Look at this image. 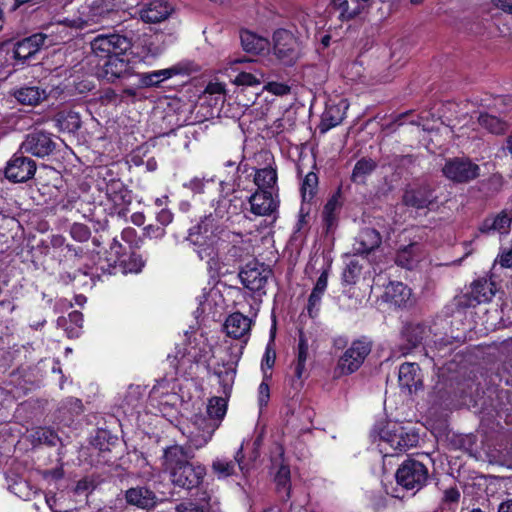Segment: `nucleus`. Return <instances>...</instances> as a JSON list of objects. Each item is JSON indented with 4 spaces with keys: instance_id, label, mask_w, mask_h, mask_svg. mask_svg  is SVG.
<instances>
[{
    "instance_id": "nucleus-56",
    "label": "nucleus",
    "mask_w": 512,
    "mask_h": 512,
    "mask_svg": "<svg viewBox=\"0 0 512 512\" xmlns=\"http://www.w3.org/2000/svg\"><path fill=\"white\" fill-rule=\"evenodd\" d=\"M177 512H206L203 506H199L193 502H184L176 506Z\"/></svg>"
},
{
    "instance_id": "nucleus-32",
    "label": "nucleus",
    "mask_w": 512,
    "mask_h": 512,
    "mask_svg": "<svg viewBox=\"0 0 512 512\" xmlns=\"http://www.w3.org/2000/svg\"><path fill=\"white\" fill-rule=\"evenodd\" d=\"M309 355V344L305 335L300 332L297 347V356L295 360L294 374L297 379H302L306 371V362Z\"/></svg>"
},
{
    "instance_id": "nucleus-47",
    "label": "nucleus",
    "mask_w": 512,
    "mask_h": 512,
    "mask_svg": "<svg viewBox=\"0 0 512 512\" xmlns=\"http://www.w3.org/2000/svg\"><path fill=\"white\" fill-rule=\"evenodd\" d=\"M71 237L78 242H85L90 238V229L81 223H74L70 228Z\"/></svg>"
},
{
    "instance_id": "nucleus-49",
    "label": "nucleus",
    "mask_w": 512,
    "mask_h": 512,
    "mask_svg": "<svg viewBox=\"0 0 512 512\" xmlns=\"http://www.w3.org/2000/svg\"><path fill=\"white\" fill-rule=\"evenodd\" d=\"M276 359L275 351L268 345L262 358L261 368L263 371L264 380L270 378V374L267 373V369H271L274 366Z\"/></svg>"
},
{
    "instance_id": "nucleus-5",
    "label": "nucleus",
    "mask_w": 512,
    "mask_h": 512,
    "mask_svg": "<svg viewBox=\"0 0 512 512\" xmlns=\"http://www.w3.org/2000/svg\"><path fill=\"white\" fill-rule=\"evenodd\" d=\"M419 437L397 422H387L379 429L374 441L383 457L396 456L417 445Z\"/></svg>"
},
{
    "instance_id": "nucleus-37",
    "label": "nucleus",
    "mask_w": 512,
    "mask_h": 512,
    "mask_svg": "<svg viewBox=\"0 0 512 512\" xmlns=\"http://www.w3.org/2000/svg\"><path fill=\"white\" fill-rule=\"evenodd\" d=\"M424 326L420 324H408L402 331V337L407 341V350L416 347L423 339Z\"/></svg>"
},
{
    "instance_id": "nucleus-36",
    "label": "nucleus",
    "mask_w": 512,
    "mask_h": 512,
    "mask_svg": "<svg viewBox=\"0 0 512 512\" xmlns=\"http://www.w3.org/2000/svg\"><path fill=\"white\" fill-rule=\"evenodd\" d=\"M419 246L412 243L398 251L396 263L404 268L412 269L419 261Z\"/></svg>"
},
{
    "instance_id": "nucleus-61",
    "label": "nucleus",
    "mask_w": 512,
    "mask_h": 512,
    "mask_svg": "<svg viewBox=\"0 0 512 512\" xmlns=\"http://www.w3.org/2000/svg\"><path fill=\"white\" fill-rule=\"evenodd\" d=\"M460 498V492L457 488H449L444 492V501L447 503H456Z\"/></svg>"
},
{
    "instance_id": "nucleus-45",
    "label": "nucleus",
    "mask_w": 512,
    "mask_h": 512,
    "mask_svg": "<svg viewBox=\"0 0 512 512\" xmlns=\"http://www.w3.org/2000/svg\"><path fill=\"white\" fill-rule=\"evenodd\" d=\"M163 34H156L152 36L149 41L146 43L147 53L152 57H156L160 55L163 50Z\"/></svg>"
},
{
    "instance_id": "nucleus-46",
    "label": "nucleus",
    "mask_w": 512,
    "mask_h": 512,
    "mask_svg": "<svg viewBox=\"0 0 512 512\" xmlns=\"http://www.w3.org/2000/svg\"><path fill=\"white\" fill-rule=\"evenodd\" d=\"M58 121L61 127L68 131H75L80 128V117L75 112H68L65 117L61 116Z\"/></svg>"
},
{
    "instance_id": "nucleus-52",
    "label": "nucleus",
    "mask_w": 512,
    "mask_h": 512,
    "mask_svg": "<svg viewBox=\"0 0 512 512\" xmlns=\"http://www.w3.org/2000/svg\"><path fill=\"white\" fill-rule=\"evenodd\" d=\"M264 89L277 96H283L290 92V87L280 82H269L265 85Z\"/></svg>"
},
{
    "instance_id": "nucleus-13",
    "label": "nucleus",
    "mask_w": 512,
    "mask_h": 512,
    "mask_svg": "<svg viewBox=\"0 0 512 512\" xmlns=\"http://www.w3.org/2000/svg\"><path fill=\"white\" fill-rule=\"evenodd\" d=\"M36 171L35 162L22 155H14L8 162L5 175L13 182H24L33 177Z\"/></svg>"
},
{
    "instance_id": "nucleus-59",
    "label": "nucleus",
    "mask_w": 512,
    "mask_h": 512,
    "mask_svg": "<svg viewBox=\"0 0 512 512\" xmlns=\"http://www.w3.org/2000/svg\"><path fill=\"white\" fill-rule=\"evenodd\" d=\"M334 111V108H329L326 113L324 114L323 121L327 122V128L335 127L336 125L340 124L343 117L338 116L334 117L332 116V112Z\"/></svg>"
},
{
    "instance_id": "nucleus-11",
    "label": "nucleus",
    "mask_w": 512,
    "mask_h": 512,
    "mask_svg": "<svg viewBox=\"0 0 512 512\" xmlns=\"http://www.w3.org/2000/svg\"><path fill=\"white\" fill-rule=\"evenodd\" d=\"M273 50L279 60L292 64L297 58V41L293 34L285 29H278L273 35Z\"/></svg>"
},
{
    "instance_id": "nucleus-1",
    "label": "nucleus",
    "mask_w": 512,
    "mask_h": 512,
    "mask_svg": "<svg viewBox=\"0 0 512 512\" xmlns=\"http://www.w3.org/2000/svg\"><path fill=\"white\" fill-rule=\"evenodd\" d=\"M231 357L222 359L214 368V375L221 386V395L209 399L207 416L195 414L180 427V431L188 439L191 447L199 449L204 447L212 438L227 411V402L230 397L236 376V367L242 354L243 345L231 347Z\"/></svg>"
},
{
    "instance_id": "nucleus-62",
    "label": "nucleus",
    "mask_w": 512,
    "mask_h": 512,
    "mask_svg": "<svg viewBox=\"0 0 512 512\" xmlns=\"http://www.w3.org/2000/svg\"><path fill=\"white\" fill-rule=\"evenodd\" d=\"M494 5L502 11L512 14V0H492Z\"/></svg>"
},
{
    "instance_id": "nucleus-7",
    "label": "nucleus",
    "mask_w": 512,
    "mask_h": 512,
    "mask_svg": "<svg viewBox=\"0 0 512 512\" xmlns=\"http://www.w3.org/2000/svg\"><path fill=\"white\" fill-rule=\"evenodd\" d=\"M396 480L403 488L418 491L426 485L428 469L418 460L407 459L397 469Z\"/></svg>"
},
{
    "instance_id": "nucleus-42",
    "label": "nucleus",
    "mask_w": 512,
    "mask_h": 512,
    "mask_svg": "<svg viewBox=\"0 0 512 512\" xmlns=\"http://www.w3.org/2000/svg\"><path fill=\"white\" fill-rule=\"evenodd\" d=\"M220 297V292L217 289H203L202 294L197 297L199 307L202 313L206 312L211 308L212 302H215Z\"/></svg>"
},
{
    "instance_id": "nucleus-3",
    "label": "nucleus",
    "mask_w": 512,
    "mask_h": 512,
    "mask_svg": "<svg viewBox=\"0 0 512 512\" xmlns=\"http://www.w3.org/2000/svg\"><path fill=\"white\" fill-rule=\"evenodd\" d=\"M92 53L103 60L97 70L99 78L114 82L134 74V63L131 59L132 43L129 38L120 34H101L90 43Z\"/></svg>"
},
{
    "instance_id": "nucleus-14",
    "label": "nucleus",
    "mask_w": 512,
    "mask_h": 512,
    "mask_svg": "<svg viewBox=\"0 0 512 512\" xmlns=\"http://www.w3.org/2000/svg\"><path fill=\"white\" fill-rule=\"evenodd\" d=\"M437 199L438 196L429 185L409 189L403 196L405 205L418 210L432 207L437 202Z\"/></svg>"
},
{
    "instance_id": "nucleus-41",
    "label": "nucleus",
    "mask_w": 512,
    "mask_h": 512,
    "mask_svg": "<svg viewBox=\"0 0 512 512\" xmlns=\"http://www.w3.org/2000/svg\"><path fill=\"white\" fill-rule=\"evenodd\" d=\"M211 186H215V178L213 176L194 177L184 184L185 188H188L195 194L205 193Z\"/></svg>"
},
{
    "instance_id": "nucleus-44",
    "label": "nucleus",
    "mask_w": 512,
    "mask_h": 512,
    "mask_svg": "<svg viewBox=\"0 0 512 512\" xmlns=\"http://www.w3.org/2000/svg\"><path fill=\"white\" fill-rule=\"evenodd\" d=\"M262 78L263 73L261 72H241L236 76L234 83L242 86H256L261 83Z\"/></svg>"
},
{
    "instance_id": "nucleus-22",
    "label": "nucleus",
    "mask_w": 512,
    "mask_h": 512,
    "mask_svg": "<svg viewBox=\"0 0 512 512\" xmlns=\"http://www.w3.org/2000/svg\"><path fill=\"white\" fill-rule=\"evenodd\" d=\"M411 296V289L402 282H390L385 287L383 298L395 306L405 307L412 303Z\"/></svg>"
},
{
    "instance_id": "nucleus-43",
    "label": "nucleus",
    "mask_w": 512,
    "mask_h": 512,
    "mask_svg": "<svg viewBox=\"0 0 512 512\" xmlns=\"http://www.w3.org/2000/svg\"><path fill=\"white\" fill-rule=\"evenodd\" d=\"M317 185H318L317 175L313 172H309L305 176V178L302 182V186H301L302 197L305 201L312 199V197L315 193V190L317 188Z\"/></svg>"
},
{
    "instance_id": "nucleus-51",
    "label": "nucleus",
    "mask_w": 512,
    "mask_h": 512,
    "mask_svg": "<svg viewBox=\"0 0 512 512\" xmlns=\"http://www.w3.org/2000/svg\"><path fill=\"white\" fill-rule=\"evenodd\" d=\"M289 480H290V471L286 466H281L276 474L275 481L277 486L280 488L287 490V497H289Z\"/></svg>"
},
{
    "instance_id": "nucleus-25",
    "label": "nucleus",
    "mask_w": 512,
    "mask_h": 512,
    "mask_svg": "<svg viewBox=\"0 0 512 512\" xmlns=\"http://www.w3.org/2000/svg\"><path fill=\"white\" fill-rule=\"evenodd\" d=\"M152 401H157L161 412L165 413L168 408H176L180 404V397L173 392H168L164 381L155 385L151 391Z\"/></svg>"
},
{
    "instance_id": "nucleus-21",
    "label": "nucleus",
    "mask_w": 512,
    "mask_h": 512,
    "mask_svg": "<svg viewBox=\"0 0 512 512\" xmlns=\"http://www.w3.org/2000/svg\"><path fill=\"white\" fill-rule=\"evenodd\" d=\"M224 328L228 336L235 339L245 338L244 342H246L251 328V320L241 313H233L226 319Z\"/></svg>"
},
{
    "instance_id": "nucleus-33",
    "label": "nucleus",
    "mask_w": 512,
    "mask_h": 512,
    "mask_svg": "<svg viewBox=\"0 0 512 512\" xmlns=\"http://www.w3.org/2000/svg\"><path fill=\"white\" fill-rule=\"evenodd\" d=\"M277 182L276 169L269 166L256 171L254 176V183L258 187L257 191L268 190L271 191Z\"/></svg>"
},
{
    "instance_id": "nucleus-17",
    "label": "nucleus",
    "mask_w": 512,
    "mask_h": 512,
    "mask_svg": "<svg viewBox=\"0 0 512 512\" xmlns=\"http://www.w3.org/2000/svg\"><path fill=\"white\" fill-rule=\"evenodd\" d=\"M251 212L257 216H266L273 213L277 208V200L272 191H256L249 197Z\"/></svg>"
},
{
    "instance_id": "nucleus-19",
    "label": "nucleus",
    "mask_w": 512,
    "mask_h": 512,
    "mask_svg": "<svg viewBox=\"0 0 512 512\" xmlns=\"http://www.w3.org/2000/svg\"><path fill=\"white\" fill-rule=\"evenodd\" d=\"M244 441L237 450L234 460L227 459H216L213 461L212 469L217 474L218 478H226L235 474L236 466L244 472L246 470V464L244 463L243 455Z\"/></svg>"
},
{
    "instance_id": "nucleus-48",
    "label": "nucleus",
    "mask_w": 512,
    "mask_h": 512,
    "mask_svg": "<svg viewBox=\"0 0 512 512\" xmlns=\"http://www.w3.org/2000/svg\"><path fill=\"white\" fill-rule=\"evenodd\" d=\"M202 358V350L196 349L191 343L185 348V353L181 355L179 364L196 363Z\"/></svg>"
},
{
    "instance_id": "nucleus-10",
    "label": "nucleus",
    "mask_w": 512,
    "mask_h": 512,
    "mask_svg": "<svg viewBox=\"0 0 512 512\" xmlns=\"http://www.w3.org/2000/svg\"><path fill=\"white\" fill-rule=\"evenodd\" d=\"M103 184L104 186L101 183L99 184V190L104 191L107 201L113 205L114 209L118 213L126 210L132 198L124 183L119 179L111 178Z\"/></svg>"
},
{
    "instance_id": "nucleus-63",
    "label": "nucleus",
    "mask_w": 512,
    "mask_h": 512,
    "mask_svg": "<svg viewBox=\"0 0 512 512\" xmlns=\"http://www.w3.org/2000/svg\"><path fill=\"white\" fill-rule=\"evenodd\" d=\"M92 487V482L88 480L87 478L81 479L77 482L75 487L76 493H83L86 491H89Z\"/></svg>"
},
{
    "instance_id": "nucleus-53",
    "label": "nucleus",
    "mask_w": 512,
    "mask_h": 512,
    "mask_svg": "<svg viewBox=\"0 0 512 512\" xmlns=\"http://www.w3.org/2000/svg\"><path fill=\"white\" fill-rule=\"evenodd\" d=\"M124 251L125 249L122 244L117 239H113L112 243L110 244L109 261L116 263L124 255Z\"/></svg>"
},
{
    "instance_id": "nucleus-30",
    "label": "nucleus",
    "mask_w": 512,
    "mask_h": 512,
    "mask_svg": "<svg viewBox=\"0 0 512 512\" xmlns=\"http://www.w3.org/2000/svg\"><path fill=\"white\" fill-rule=\"evenodd\" d=\"M333 8L339 11L341 20H350L363 12L365 5L362 2L353 0H331Z\"/></svg>"
},
{
    "instance_id": "nucleus-9",
    "label": "nucleus",
    "mask_w": 512,
    "mask_h": 512,
    "mask_svg": "<svg viewBox=\"0 0 512 512\" xmlns=\"http://www.w3.org/2000/svg\"><path fill=\"white\" fill-rule=\"evenodd\" d=\"M271 270L263 263L256 261L249 262L240 271L239 277L241 283L252 292H262L268 279L271 277Z\"/></svg>"
},
{
    "instance_id": "nucleus-58",
    "label": "nucleus",
    "mask_w": 512,
    "mask_h": 512,
    "mask_svg": "<svg viewBox=\"0 0 512 512\" xmlns=\"http://www.w3.org/2000/svg\"><path fill=\"white\" fill-rule=\"evenodd\" d=\"M17 489L21 493L20 497H22L24 500H30L38 493L37 489L29 488V485L26 482L18 484Z\"/></svg>"
},
{
    "instance_id": "nucleus-24",
    "label": "nucleus",
    "mask_w": 512,
    "mask_h": 512,
    "mask_svg": "<svg viewBox=\"0 0 512 512\" xmlns=\"http://www.w3.org/2000/svg\"><path fill=\"white\" fill-rule=\"evenodd\" d=\"M327 285L328 272L327 270H324L318 277L308 298L307 313L311 318H315L320 311L321 300L327 289Z\"/></svg>"
},
{
    "instance_id": "nucleus-23",
    "label": "nucleus",
    "mask_w": 512,
    "mask_h": 512,
    "mask_svg": "<svg viewBox=\"0 0 512 512\" xmlns=\"http://www.w3.org/2000/svg\"><path fill=\"white\" fill-rule=\"evenodd\" d=\"M382 242L380 233L373 228H364L358 234L353 249L357 254H368Z\"/></svg>"
},
{
    "instance_id": "nucleus-55",
    "label": "nucleus",
    "mask_w": 512,
    "mask_h": 512,
    "mask_svg": "<svg viewBox=\"0 0 512 512\" xmlns=\"http://www.w3.org/2000/svg\"><path fill=\"white\" fill-rule=\"evenodd\" d=\"M166 230L164 227L148 225L145 228V235L150 239H161L165 236Z\"/></svg>"
},
{
    "instance_id": "nucleus-2",
    "label": "nucleus",
    "mask_w": 512,
    "mask_h": 512,
    "mask_svg": "<svg viewBox=\"0 0 512 512\" xmlns=\"http://www.w3.org/2000/svg\"><path fill=\"white\" fill-rule=\"evenodd\" d=\"M230 200L221 198L217 201L214 214L205 216L200 223L189 230L188 241L194 246L200 260L205 261L209 272L221 273L228 265L225 250L229 243L223 239L224 231L217 220L229 214Z\"/></svg>"
},
{
    "instance_id": "nucleus-50",
    "label": "nucleus",
    "mask_w": 512,
    "mask_h": 512,
    "mask_svg": "<svg viewBox=\"0 0 512 512\" xmlns=\"http://www.w3.org/2000/svg\"><path fill=\"white\" fill-rule=\"evenodd\" d=\"M361 273V266L355 260H351L343 273L344 282L351 284L356 281Z\"/></svg>"
},
{
    "instance_id": "nucleus-57",
    "label": "nucleus",
    "mask_w": 512,
    "mask_h": 512,
    "mask_svg": "<svg viewBox=\"0 0 512 512\" xmlns=\"http://www.w3.org/2000/svg\"><path fill=\"white\" fill-rule=\"evenodd\" d=\"M44 479L48 481H57L63 478L64 470L62 467H57L51 470H45L42 473Z\"/></svg>"
},
{
    "instance_id": "nucleus-60",
    "label": "nucleus",
    "mask_w": 512,
    "mask_h": 512,
    "mask_svg": "<svg viewBox=\"0 0 512 512\" xmlns=\"http://www.w3.org/2000/svg\"><path fill=\"white\" fill-rule=\"evenodd\" d=\"M173 220V214L169 211V210H166V209H162L158 214H157V221L164 227V226H167L169 225Z\"/></svg>"
},
{
    "instance_id": "nucleus-8",
    "label": "nucleus",
    "mask_w": 512,
    "mask_h": 512,
    "mask_svg": "<svg viewBox=\"0 0 512 512\" xmlns=\"http://www.w3.org/2000/svg\"><path fill=\"white\" fill-rule=\"evenodd\" d=\"M443 175L452 182L466 183L476 179L480 174L479 166L469 158H450L446 160Z\"/></svg>"
},
{
    "instance_id": "nucleus-38",
    "label": "nucleus",
    "mask_w": 512,
    "mask_h": 512,
    "mask_svg": "<svg viewBox=\"0 0 512 512\" xmlns=\"http://www.w3.org/2000/svg\"><path fill=\"white\" fill-rule=\"evenodd\" d=\"M478 124L493 134H501L505 131L506 125L495 116L488 114H479L477 116Z\"/></svg>"
},
{
    "instance_id": "nucleus-35",
    "label": "nucleus",
    "mask_w": 512,
    "mask_h": 512,
    "mask_svg": "<svg viewBox=\"0 0 512 512\" xmlns=\"http://www.w3.org/2000/svg\"><path fill=\"white\" fill-rule=\"evenodd\" d=\"M493 286L487 279L477 280L472 284L471 295L478 303L488 302L495 294Z\"/></svg>"
},
{
    "instance_id": "nucleus-27",
    "label": "nucleus",
    "mask_w": 512,
    "mask_h": 512,
    "mask_svg": "<svg viewBox=\"0 0 512 512\" xmlns=\"http://www.w3.org/2000/svg\"><path fill=\"white\" fill-rule=\"evenodd\" d=\"M399 384L402 388L408 389L409 392L412 389H417L418 385L421 384L420 368L416 363H403L399 368Z\"/></svg>"
},
{
    "instance_id": "nucleus-4",
    "label": "nucleus",
    "mask_w": 512,
    "mask_h": 512,
    "mask_svg": "<svg viewBox=\"0 0 512 512\" xmlns=\"http://www.w3.org/2000/svg\"><path fill=\"white\" fill-rule=\"evenodd\" d=\"M190 458L192 455L179 445L168 447L163 455V466L172 483L185 489L199 486L206 474L205 467L190 462Z\"/></svg>"
},
{
    "instance_id": "nucleus-34",
    "label": "nucleus",
    "mask_w": 512,
    "mask_h": 512,
    "mask_svg": "<svg viewBox=\"0 0 512 512\" xmlns=\"http://www.w3.org/2000/svg\"><path fill=\"white\" fill-rule=\"evenodd\" d=\"M59 326H65V332L69 338H77L80 335L83 316L78 311H73L69 314L68 320L61 317L57 320Z\"/></svg>"
},
{
    "instance_id": "nucleus-26",
    "label": "nucleus",
    "mask_w": 512,
    "mask_h": 512,
    "mask_svg": "<svg viewBox=\"0 0 512 512\" xmlns=\"http://www.w3.org/2000/svg\"><path fill=\"white\" fill-rule=\"evenodd\" d=\"M12 95L15 99L23 104L35 106L47 98L45 89L38 86H25L14 89Z\"/></svg>"
},
{
    "instance_id": "nucleus-28",
    "label": "nucleus",
    "mask_w": 512,
    "mask_h": 512,
    "mask_svg": "<svg viewBox=\"0 0 512 512\" xmlns=\"http://www.w3.org/2000/svg\"><path fill=\"white\" fill-rule=\"evenodd\" d=\"M240 39L243 49L249 53L260 54L269 47L267 38L259 36L249 30L241 31Z\"/></svg>"
},
{
    "instance_id": "nucleus-16",
    "label": "nucleus",
    "mask_w": 512,
    "mask_h": 512,
    "mask_svg": "<svg viewBox=\"0 0 512 512\" xmlns=\"http://www.w3.org/2000/svg\"><path fill=\"white\" fill-rule=\"evenodd\" d=\"M46 39V34L36 33L18 41L14 47V57L18 60L29 59L45 45Z\"/></svg>"
},
{
    "instance_id": "nucleus-29",
    "label": "nucleus",
    "mask_w": 512,
    "mask_h": 512,
    "mask_svg": "<svg viewBox=\"0 0 512 512\" xmlns=\"http://www.w3.org/2000/svg\"><path fill=\"white\" fill-rule=\"evenodd\" d=\"M512 222V216L502 211L495 217L486 218L480 226L482 233H490L492 231L500 234L508 233Z\"/></svg>"
},
{
    "instance_id": "nucleus-12",
    "label": "nucleus",
    "mask_w": 512,
    "mask_h": 512,
    "mask_svg": "<svg viewBox=\"0 0 512 512\" xmlns=\"http://www.w3.org/2000/svg\"><path fill=\"white\" fill-rule=\"evenodd\" d=\"M55 149L51 135L42 131L29 134L21 145L23 153H29L36 157L50 155Z\"/></svg>"
},
{
    "instance_id": "nucleus-40",
    "label": "nucleus",
    "mask_w": 512,
    "mask_h": 512,
    "mask_svg": "<svg viewBox=\"0 0 512 512\" xmlns=\"http://www.w3.org/2000/svg\"><path fill=\"white\" fill-rule=\"evenodd\" d=\"M375 167L376 164L371 159H360L353 169L352 180L354 182H363L366 176L369 175Z\"/></svg>"
},
{
    "instance_id": "nucleus-18",
    "label": "nucleus",
    "mask_w": 512,
    "mask_h": 512,
    "mask_svg": "<svg viewBox=\"0 0 512 512\" xmlns=\"http://www.w3.org/2000/svg\"><path fill=\"white\" fill-rule=\"evenodd\" d=\"M125 499L128 504L141 509H151L158 501L155 492L146 486H137L128 489L125 494Z\"/></svg>"
},
{
    "instance_id": "nucleus-31",
    "label": "nucleus",
    "mask_w": 512,
    "mask_h": 512,
    "mask_svg": "<svg viewBox=\"0 0 512 512\" xmlns=\"http://www.w3.org/2000/svg\"><path fill=\"white\" fill-rule=\"evenodd\" d=\"M341 205V196L338 192L332 195L325 204L322 216L327 231H330L336 225L337 216Z\"/></svg>"
},
{
    "instance_id": "nucleus-54",
    "label": "nucleus",
    "mask_w": 512,
    "mask_h": 512,
    "mask_svg": "<svg viewBox=\"0 0 512 512\" xmlns=\"http://www.w3.org/2000/svg\"><path fill=\"white\" fill-rule=\"evenodd\" d=\"M266 381L267 380L263 379L258 388V403L260 408L266 406L270 399V388Z\"/></svg>"
},
{
    "instance_id": "nucleus-20",
    "label": "nucleus",
    "mask_w": 512,
    "mask_h": 512,
    "mask_svg": "<svg viewBox=\"0 0 512 512\" xmlns=\"http://www.w3.org/2000/svg\"><path fill=\"white\" fill-rule=\"evenodd\" d=\"M171 6L162 0H154L146 4L140 11V18L146 23L164 21L171 14Z\"/></svg>"
},
{
    "instance_id": "nucleus-64",
    "label": "nucleus",
    "mask_w": 512,
    "mask_h": 512,
    "mask_svg": "<svg viewBox=\"0 0 512 512\" xmlns=\"http://www.w3.org/2000/svg\"><path fill=\"white\" fill-rule=\"evenodd\" d=\"M131 262L134 263V268H129L130 272L138 273L141 271L142 267L144 266V263L140 256L133 255L131 257Z\"/></svg>"
},
{
    "instance_id": "nucleus-6",
    "label": "nucleus",
    "mask_w": 512,
    "mask_h": 512,
    "mask_svg": "<svg viewBox=\"0 0 512 512\" xmlns=\"http://www.w3.org/2000/svg\"><path fill=\"white\" fill-rule=\"evenodd\" d=\"M371 348V342L367 339L353 341L339 357L334 368V376L342 377L356 372L371 352Z\"/></svg>"
},
{
    "instance_id": "nucleus-39",
    "label": "nucleus",
    "mask_w": 512,
    "mask_h": 512,
    "mask_svg": "<svg viewBox=\"0 0 512 512\" xmlns=\"http://www.w3.org/2000/svg\"><path fill=\"white\" fill-rule=\"evenodd\" d=\"M94 22L95 21L93 18L87 15L85 11H82L79 15H75L71 18H65L64 20L60 21L57 26H65L71 29L79 30L90 26Z\"/></svg>"
},
{
    "instance_id": "nucleus-15",
    "label": "nucleus",
    "mask_w": 512,
    "mask_h": 512,
    "mask_svg": "<svg viewBox=\"0 0 512 512\" xmlns=\"http://www.w3.org/2000/svg\"><path fill=\"white\" fill-rule=\"evenodd\" d=\"M189 72L188 64L178 63L166 69L143 73L140 75V82L143 86H156L174 76L188 75Z\"/></svg>"
}]
</instances>
